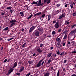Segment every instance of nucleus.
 Masks as SVG:
<instances>
[{
  "label": "nucleus",
  "mask_w": 76,
  "mask_h": 76,
  "mask_svg": "<svg viewBox=\"0 0 76 76\" xmlns=\"http://www.w3.org/2000/svg\"><path fill=\"white\" fill-rule=\"evenodd\" d=\"M32 3L33 4H37L38 6H42L44 5V3H41V0H39L38 3V1L36 2L33 1Z\"/></svg>",
  "instance_id": "nucleus-1"
},
{
  "label": "nucleus",
  "mask_w": 76,
  "mask_h": 76,
  "mask_svg": "<svg viewBox=\"0 0 76 76\" xmlns=\"http://www.w3.org/2000/svg\"><path fill=\"white\" fill-rule=\"evenodd\" d=\"M44 58L42 59L39 62V63L37 64L36 66L37 67H40V66H41V63L42 61L44 60Z\"/></svg>",
  "instance_id": "nucleus-2"
},
{
  "label": "nucleus",
  "mask_w": 76,
  "mask_h": 76,
  "mask_svg": "<svg viewBox=\"0 0 76 76\" xmlns=\"http://www.w3.org/2000/svg\"><path fill=\"white\" fill-rule=\"evenodd\" d=\"M35 28H36V27H35L34 26L31 27L29 31L28 32L30 33L31 32H32V31H34V30L35 29Z\"/></svg>",
  "instance_id": "nucleus-3"
},
{
  "label": "nucleus",
  "mask_w": 76,
  "mask_h": 76,
  "mask_svg": "<svg viewBox=\"0 0 76 76\" xmlns=\"http://www.w3.org/2000/svg\"><path fill=\"white\" fill-rule=\"evenodd\" d=\"M58 21H57L56 23L54 25V27L55 28H58V27L59 26V25H58Z\"/></svg>",
  "instance_id": "nucleus-4"
},
{
  "label": "nucleus",
  "mask_w": 76,
  "mask_h": 76,
  "mask_svg": "<svg viewBox=\"0 0 76 76\" xmlns=\"http://www.w3.org/2000/svg\"><path fill=\"white\" fill-rule=\"evenodd\" d=\"M14 70V69L12 67L11 68H10V70L8 71V73L7 75H9L11 73H12V72Z\"/></svg>",
  "instance_id": "nucleus-5"
},
{
  "label": "nucleus",
  "mask_w": 76,
  "mask_h": 76,
  "mask_svg": "<svg viewBox=\"0 0 76 76\" xmlns=\"http://www.w3.org/2000/svg\"><path fill=\"white\" fill-rule=\"evenodd\" d=\"M35 34L36 36H39V32L38 31H35Z\"/></svg>",
  "instance_id": "nucleus-6"
},
{
  "label": "nucleus",
  "mask_w": 76,
  "mask_h": 76,
  "mask_svg": "<svg viewBox=\"0 0 76 76\" xmlns=\"http://www.w3.org/2000/svg\"><path fill=\"white\" fill-rule=\"evenodd\" d=\"M37 50L38 52V53H42V51L39 48H38L37 49Z\"/></svg>",
  "instance_id": "nucleus-7"
},
{
  "label": "nucleus",
  "mask_w": 76,
  "mask_h": 76,
  "mask_svg": "<svg viewBox=\"0 0 76 76\" xmlns=\"http://www.w3.org/2000/svg\"><path fill=\"white\" fill-rule=\"evenodd\" d=\"M17 65H18V64L17 63V62H15L14 64V66H13V68H14L16 67V66H17Z\"/></svg>",
  "instance_id": "nucleus-8"
},
{
  "label": "nucleus",
  "mask_w": 76,
  "mask_h": 76,
  "mask_svg": "<svg viewBox=\"0 0 76 76\" xmlns=\"http://www.w3.org/2000/svg\"><path fill=\"white\" fill-rule=\"evenodd\" d=\"M76 32V29L75 30H73L71 31L70 32V34H74V33H75Z\"/></svg>",
  "instance_id": "nucleus-9"
},
{
  "label": "nucleus",
  "mask_w": 76,
  "mask_h": 76,
  "mask_svg": "<svg viewBox=\"0 0 76 76\" xmlns=\"http://www.w3.org/2000/svg\"><path fill=\"white\" fill-rule=\"evenodd\" d=\"M16 22V20H12L10 21V23H15Z\"/></svg>",
  "instance_id": "nucleus-10"
},
{
  "label": "nucleus",
  "mask_w": 76,
  "mask_h": 76,
  "mask_svg": "<svg viewBox=\"0 0 76 76\" xmlns=\"http://www.w3.org/2000/svg\"><path fill=\"white\" fill-rule=\"evenodd\" d=\"M46 62L45 63V64H44V61H43L41 63V66L42 67H44V66H45V64Z\"/></svg>",
  "instance_id": "nucleus-11"
},
{
  "label": "nucleus",
  "mask_w": 76,
  "mask_h": 76,
  "mask_svg": "<svg viewBox=\"0 0 76 76\" xmlns=\"http://www.w3.org/2000/svg\"><path fill=\"white\" fill-rule=\"evenodd\" d=\"M9 30V27H6L5 28L3 29V31H8Z\"/></svg>",
  "instance_id": "nucleus-12"
},
{
  "label": "nucleus",
  "mask_w": 76,
  "mask_h": 76,
  "mask_svg": "<svg viewBox=\"0 0 76 76\" xmlns=\"http://www.w3.org/2000/svg\"><path fill=\"white\" fill-rule=\"evenodd\" d=\"M41 12H38L36 14H34V16H38V15H41Z\"/></svg>",
  "instance_id": "nucleus-13"
},
{
  "label": "nucleus",
  "mask_w": 76,
  "mask_h": 76,
  "mask_svg": "<svg viewBox=\"0 0 76 76\" xmlns=\"http://www.w3.org/2000/svg\"><path fill=\"white\" fill-rule=\"evenodd\" d=\"M52 54V53H50L49 54H48V57L49 58V57H50L51 56V55Z\"/></svg>",
  "instance_id": "nucleus-14"
},
{
  "label": "nucleus",
  "mask_w": 76,
  "mask_h": 76,
  "mask_svg": "<svg viewBox=\"0 0 76 76\" xmlns=\"http://www.w3.org/2000/svg\"><path fill=\"white\" fill-rule=\"evenodd\" d=\"M67 37V35H66V34H65L63 38L64 39H66Z\"/></svg>",
  "instance_id": "nucleus-15"
},
{
  "label": "nucleus",
  "mask_w": 76,
  "mask_h": 76,
  "mask_svg": "<svg viewBox=\"0 0 76 76\" xmlns=\"http://www.w3.org/2000/svg\"><path fill=\"white\" fill-rule=\"evenodd\" d=\"M38 30H39V31H40V32H42V31H43V28H38Z\"/></svg>",
  "instance_id": "nucleus-16"
},
{
  "label": "nucleus",
  "mask_w": 76,
  "mask_h": 76,
  "mask_svg": "<svg viewBox=\"0 0 76 76\" xmlns=\"http://www.w3.org/2000/svg\"><path fill=\"white\" fill-rule=\"evenodd\" d=\"M20 14L21 16H24V14H23V12H21L20 13Z\"/></svg>",
  "instance_id": "nucleus-17"
},
{
  "label": "nucleus",
  "mask_w": 76,
  "mask_h": 76,
  "mask_svg": "<svg viewBox=\"0 0 76 76\" xmlns=\"http://www.w3.org/2000/svg\"><path fill=\"white\" fill-rule=\"evenodd\" d=\"M49 73L48 72H47L44 75V76H49Z\"/></svg>",
  "instance_id": "nucleus-18"
},
{
  "label": "nucleus",
  "mask_w": 76,
  "mask_h": 76,
  "mask_svg": "<svg viewBox=\"0 0 76 76\" xmlns=\"http://www.w3.org/2000/svg\"><path fill=\"white\" fill-rule=\"evenodd\" d=\"M51 15H49L48 16V20L49 21V20H50V19H51Z\"/></svg>",
  "instance_id": "nucleus-19"
},
{
  "label": "nucleus",
  "mask_w": 76,
  "mask_h": 76,
  "mask_svg": "<svg viewBox=\"0 0 76 76\" xmlns=\"http://www.w3.org/2000/svg\"><path fill=\"white\" fill-rule=\"evenodd\" d=\"M72 15L73 16H76V12H73Z\"/></svg>",
  "instance_id": "nucleus-20"
},
{
  "label": "nucleus",
  "mask_w": 76,
  "mask_h": 76,
  "mask_svg": "<svg viewBox=\"0 0 76 76\" xmlns=\"http://www.w3.org/2000/svg\"><path fill=\"white\" fill-rule=\"evenodd\" d=\"M24 70V67H22L19 71V72H22V71H23Z\"/></svg>",
  "instance_id": "nucleus-21"
},
{
  "label": "nucleus",
  "mask_w": 76,
  "mask_h": 76,
  "mask_svg": "<svg viewBox=\"0 0 76 76\" xmlns=\"http://www.w3.org/2000/svg\"><path fill=\"white\" fill-rule=\"evenodd\" d=\"M15 25V23H11L10 25V27H12L13 25Z\"/></svg>",
  "instance_id": "nucleus-22"
},
{
  "label": "nucleus",
  "mask_w": 76,
  "mask_h": 76,
  "mask_svg": "<svg viewBox=\"0 0 76 76\" xmlns=\"http://www.w3.org/2000/svg\"><path fill=\"white\" fill-rule=\"evenodd\" d=\"M61 9H59L58 10H57V11H56V12H57V13H58L59 12H61Z\"/></svg>",
  "instance_id": "nucleus-23"
},
{
  "label": "nucleus",
  "mask_w": 76,
  "mask_h": 76,
  "mask_svg": "<svg viewBox=\"0 0 76 76\" xmlns=\"http://www.w3.org/2000/svg\"><path fill=\"white\" fill-rule=\"evenodd\" d=\"M61 15H62V18H64L66 16V14H65V13L64 14H62Z\"/></svg>",
  "instance_id": "nucleus-24"
},
{
  "label": "nucleus",
  "mask_w": 76,
  "mask_h": 76,
  "mask_svg": "<svg viewBox=\"0 0 76 76\" xmlns=\"http://www.w3.org/2000/svg\"><path fill=\"white\" fill-rule=\"evenodd\" d=\"M51 62V60L49 59L48 62L47 64H50V62Z\"/></svg>",
  "instance_id": "nucleus-25"
},
{
  "label": "nucleus",
  "mask_w": 76,
  "mask_h": 76,
  "mask_svg": "<svg viewBox=\"0 0 76 76\" xmlns=\"http://www.w3.org/2000/svg\"><path fill=\"white\" fill-rule=\"evenodd\" d=\"M52 35H55L56 34V31H53L52 33Z\"/></svg>",
  "instance_id": "nucleus-26"
},
{
  "label": "nucleus",
  "mask_w": 76,
  "mask_h": 76,
  "mask_svg": "<svg viewBox=\"0 0 76 76\" xmlns=\"http://www.w3.org/2000/svg\"><path fill=\"white\" fill-rule=\"evenodd\" d=\"M74 26H76V24H74V25H73L71 27V29H73Z\"/></svg>",
  "instance_id": "nucleus-27"
},
{
  "label": "nucleus",
  "mask_w": 76,
  "mask_h": 76,
  "mask_svg": "<svg viewBox=\"0 0 76 76\" xmlns=\"http://www.w3.org/2000/svg\"><path fill=\"white\" fill-rule=\"evenodd\" d=\"M26 43L25 42L24 44H23L22 46V47H23V48L25 47V45H26Z\"/></svg>",
  "instance_id": "nucleus-28"
},
{
  "label": "nucleus",
  "mask_w": 76,
  "mask_h": 76,
  "mask_svg": "<svg viewBox=\"0 0 76 76\" xmlns=\"http://www.w3.org/2000/svg\"><path fill=\"white\" fill-rule=\"evenodd\" d=\"M50 1H51L50 0H48L47 2V4H49V3H50Z\"/></svg>",
  "instance_id": "nucleus-29"
},
{
  "label": "nucleus",
  "mask_w": 76,
  "mask_h": 76,
  "mask_svg": "<svg viewBox=\"0 0 76 76\" xmlns=\"http://www.w3.org/2000/svg\"><path fill=\"white\" fill-rule=\"evenodd\" d=\"M71 9H72L73 8V4H71L70 5Z\"/></svg>",
  "instance_id": "nucleus-30"
},
{
  "label": "nucleus",
  "mask_w": 76,
  "mask_h": 76,
  "mask_svg": "<svg viewBox=\"0 0 76 76\" xmlns=\"http://www.w3.org/2000/svg\"><path fill=\"white\" fill-rule=\"evenodd\" d=\"M60 6H61V4H58L56 5L57 7H59Z\"/></svg>",
  "instance_id": "nucleus-31"
},
{
  "label": "nucleus",
  "mask_w": 76,
  "mask_h": 76,
  "mask_svg": "<svg viewBox=\"0 0 76 76\" xmlns=\"http://www.w3.org/2000/svg\"><path fill=\"white\" fill-rule=\"evenodd\" d=\"M63 18V17L62 16V15H60L59 17L58 18V19H61V18Z\"/></svg>",
  "instance_id": "nucleus-32"
},
{
  "label": "nucleus",
  "mask_w": 76,
  "mask_h": 76,
  "mask_svg": "<svg viewBox=\"0 0 76 76\" xmlns=\"http://www.w3.org/2000/svg\"><path fill=\"white\" fill-rule=\"evenodd\" d=\"M57 45H60V41H58V43H57Z\"/></svg>",
  "instance_id": "nucleus-33"
},
{
  "label": "nucleus",
  "mask_w": 76,
  "mask_h": 76,
  "mask_svg": "<svg viewBox=\"0 0 76 76\" xmlns=\"http://www.w3.org/2000/svg\"><path fill=\"white\" fill-rule=\"evenodd\" d=\"M60 38H57L56 40V42H58V41H60Z\"/></svg>",
  "instance_id": "nucleus-34"
},
{
  "label": "nucleus",
  "mask_w": 76,
  "mask_h": 76,
  "mask_svg": "<svg viewBox=\"0 0 76 76\" xmlns=\"http://www.w3.org/2000/svg\"><path fill=\"white\" fill-rule=\"evenodd\" d=\"M45 14H43L42 15V17L43 18H44V17H45Z\"/></svg>",
  "instance_id": "nucleus-35"
},
{
  "label": "nucleus",
  "mask_w": 76,
  "mask_h": 76,
  "mask_svg": "<svg viewBox=\"0 0 76 76\" xmlns=\"http://www.w3.org/2000/svg\"><path fill=\"white\" fill-rule=\"evenodd\" d=\"M12 8V7H8L7 8V9H8V10H9L10 9H11Z\"/></svg>",
  "instance_id": "nucleus-36"
},
{
  "label": "nucleus",
  "mask_w": 76,
  "mask_h": 76,
  "mask_svg": "<svg viewBox=\"0 0 76 76\" xmlns=\"http://www.w3.org/2000/svg\"><path fill=\"white\" fill-rule=\"evenodd\" d=\"M65 22L66 23V25H68V24H69V22H68L67 20L65 21Z\"/></svg>",
  "instance_id": "nucleus-37"
},
{
  "label": "nucleus",
  "mask_w": 76,
  "mask_h": 76,
  "mask_svg": "<svg viewBox=\"0 0 76 76\" xmlns=\"http://www.w3.org/2000/svg\"><path fill=\"white\" fill-rule=\"evenodd\" d=\"M16 75H18V76H20V74L19 73H17L16 74Z\"/></svg>",
  "instance_id": "nucleus-38"
},
{
  "label": "nucleus",
  "mask_w": 76,
  "mask_h": 76,
  "mask_svg": "<svg viewBox=\"0 0 76 76\" xmlns=\"http://www.w3.org/2000/svg\"><path fill=\"white\" fill-rule=\"evenodd\" d=\"M28 63H29V64H32V61H28Z\"/></svg>",
  "instance_id": "nucleus-39"
},
{
  "label": "nucleus",
  "mask_w": 76,
  "mask_h": 76,
  "mask_svg": "<svg viewBox=\"0 0 76 76\" xmlns=\"http://www.w3.org/2000/svg\"><path fill=\"white\" fill-rule=\"evenodd\" d=\"M48 0H44V3L45 4V3H46V2H47V1Z\"/></svg>",
  "instance_id": "nucleus-40"
},
{
  "label": "nucleus",
  "mask_w": 76,
  "mask_h": 76,
  "mask_svg": "<svg viewBox=\"0 0 76 76\" xmlns=\"http://www.w3.org/2000/svg\"><path fill=\"white\" fill-rule=\"evenodd\" d=\"M57 76H59V70L58 71L57 73Z\"/></svg>",
  "instance_id": "nucleus-41"
},
{
  "label": "nucleus",
  "mask_w": 76,
  "mask_h": 76,
  "mask_svg": "<svg viewBox=\"0 0 76 76\" xmlns=\"http://www.w3.org/2000/svg\"><path fill=\"white\" fill-rule=\"evenodd\" d=\"M43 46H44V44H43L40 45V47H43Z\"/></svg>",
  "instance_id": "nucleus-42"
},
{
  "label": "nucleus",
  "mask_w": 76,
  "mask_h": 76,
  "mask_svg": "<svg viewBox=\"0 0 76 76\" xmlns=\"http://www.w3.org/2000/svg\"><path fill=\"white\" fill-rule=\"evenodd\" d=\"M71 43H72L73 44H76V42L74 41H73L72 42H71Z\"/></svg>",
  "instance_id": "nucleus-43"
},
{
  "label": "nucleus",
  "mask_w": 76,
  "mask_h": 76,
  "mask_svg": "<svg viewBox=\"0 0 76 76\" xmlns=\"http://www.w3.org/2000/svg\"><path fill=\"white\" fill-rule=\"evenodd\" d=\"M62 29H59V30L58 31V32H61V31Z\"/></svg>",
  "instance_id": "nucleus-44"
},
{
  "label": "nucleus",
  "mask_w": 76,
  "mask_h": 76,
  "mask_svg": "<svg viewBox=\"0 0 76 76\" xmlns=\"http://www.w3.org/2000/svg\"><path fill=\"white\" fill-rule=\"evenodd\" d=\"M66 62H67V60H65L64 61V63H66Z\"/></svg>",
  "instance_id": "nucleus-45"
},
{
  "label": "nucleus",
  "mask_w": 76,
  "mask_h": 76,
  "mask_svg": "<svg viewBox=\"0 0 76 76\" xmlns=\"http://www.w3.org/2000/svg\"><path fill=\"white\" fill-rule=\"evenodd\" d=\"M64 53H61L60 54V56H62L63 55H64Z\"/></svg>",
  "instance_id": "nucleus-46"
},
{
  "label": "nucleus",
  "mask_w": 76,
  "mask_h": 76,
  "mask_svg": "<svg viewBox=\"0 0 76 76\" xmlns=\"http://www.w3.org/2000/svg\"><path fill=\"white\" fill-rule=\"evenodd\" d=\"M72 53H75L76 54V51L75 50L72 51Z\"/></svg>",
  "instance_id": "nucleus-47"
},
{
  "label": "nucleus",
  "mask_w": 76,
  "mask_h": 76,
  "mask_svg": "<svg viewBox=\"0 0 76 76\" xmlns=\"http://www.w3.org/2000/svg\"><path fill=\"white\" fill-rule=\"evenodd\" d=\"M57 54H58V55H59V54H60V52L59 51H58L57 52Z\"/></svg>",
  "instance_id": "nucleus-48"
},
{
  "label": "nucleus",
  "mask_w": 76,
  "mask_h": 76,
  "mask_svg": "<svg viewBox=\"0 0 76 76\" xmlns=\"http://www.w3.org/2000/svg\"><path fill=\"white\" fill-rule=\"evenodd\" d=\"M30 75H31V73H29L28 74L26 75V76H29Z\"/></svg>",
  "instance_id": "nucleus-49"
},
{
  "label": "nucleus",
  "mask_w": 76,
  "mask_h": 76,
  "mask_svg": "<svg viewBox=\"0 0 76 76\" xmlns=\"http://www.w3.org/2000/svg\"><path fill=\"white\" fill-rule=\"evenodd\" d=\"M66 45V43H64L63 44V45H62V46L63 47H64V46L65 45Z\"/></svg>",
  "instance_id": "nucleus-50"
},
{
  "label": "nucleus",
  "mask_w": 76,
  "mask_h": 76,
  "mask_svg": "<svg viewBox=\"0 0 76 76\" xmlns=\"http://www.w3.org/2000/svg\"><path fill=\"white\" fill-rule=\"evenodd\" d=\"M5 14V12H1V15H4Z\"/></svg>",
  "instance_id": "nucleus-51"
},
{
  "label": "nucleus",
  "mask_w": 76,
  "mask_h": 76,
  "mask_svg": "<svg viewBox=\"0 0 76 76\" xmlns=\"http://www.w3.org/2000/svg\"><path fill=\"white\" fill-rule=\"evenodd\" d=\"M68 5V4H66L65 5V7H67V6Z\"/></svg>",
  "instance_id": "nucleus-52"
},
{
  "label": "nucleus",
  "mask_w": 76,
  "mask_h": 76,
  "mask_svg": "<svg viewBox=\"0 0 76 76\" xmlns=\"http://www.w3.org/2000/svg\"><path fill=\"white\" fill-rule=\"evenodd\" d=\"M57 47L58 48H60V47H61V45H58Z\"/></svg>",
  "instance_id": "nucleus-53"
},
{
  "label": "nucleus",
  "mask_w": 76,
  "mask_h": 76,
  "mask_svg": "<svg viewBox=\"0 0 76 76\" xmlns=\"http://www.w3.org/2000/svg\"><path fill=\"white\" fill-rule=\"evenodd\" d=\"M10 60V59H9L7 60V63H8V62H9V61Z\"/></svg>",
  "instance_id": "nucleus-54"
},
{
  "label": "nucleus",
  "mask_w": 76,
  "mask_h": 76,
  "mask_svg": "<svg viewBox=\"0 0 76 76\" xmlns=\"http://www.w3.org/2000/svg\"><path fill=\"white\" fill-rule=\"evenodd\" d=\"M53 23H56V21H53Z\"/></svg>",
  "instance_id": "nucleus-55"
},
{
  "label": "nucleus",
  "mask_w": 76,
  "mask_h": 76,
  "mask_svg": "<svg viewBox=\"0 0 76 76\" xmlns=\"http://www.w3.org/2000/svg\"><path fill=\"white\" fill-rule=\"evenodd\" d=\"M66 32V31L64 32L62 34L63 35H64V34H65V33Z\"/></svg>",
  "instance_id": "nucleus-56"
},
{
  "label": "nucleus",
  "mask_w": 76,
  "mask_h": 76,
  "mask_svg": "<svg viewBox=\"0 0 76 76\" xmlns=\"http://www.w3.org/2000/svg\"><path fill=\"white\" fill-rule=\"evenodd\" d=\"M67 44H70V42H69V41H68L67 42Z\"/></svg>",
  "instance_id": "nucleus-57"
},
{
  "label": "nucleus",
  "mask_w": 76,
  "mask_h": 76,
  "mask_svg": "<svg viewBox=\"0 0 76 76\" xmlns=\"http://www.w3.org/2000/svg\"><path fill=\"white\" fill-rule=\"evenodd\" d=\"M48 37H49V38H51V35H48Z\"/></svg>",
  "instance_id": "nucleus-58"
},
{
  "label": "nucleus",
  "mask_w": 76,
  "mask_h": 76,
  "mask_svg": "<svg viewBox=\"0 0 76 76\" xmlns=\"http://www.w3.org/2000/svg\"><path fill=\"white\" fill-rule=\"evenodd\" d=\"M21 31H22V32H23V31H24V29L23 28L21 29Z\"/></svg>",
  "instance_id": "nucleus-59"
},
{
  "label": "nucleus",
  "mask_w": 76,
  "mask_h": 76,
  "mask_svg": "<svg viewBox=\"0 0 76 76\" xmlns=\"http://www.w3.org/2000/svg\"><path fill=\"white\" fill-rule=\"evenodd\" d=\"M30 18H31V17L30 16L29 17H28L27 18V19H30Z\"/></svg>",
  "instance_id": "nucleus-60"
},
{
  "label": "nucleus",
  "mask_w": 76,
  "mask_h": 76,
  "mask_svg": "<svg viewBox=\"0 0 76 76\" xmlns=\"http://www.w3.org/2000/svg\"><path fill=\"white\" fill-rule=\"evenodd\" d=\"M35 55H36V53H34L33 55V56H35Z\"/></svg>",
  "instance_id": "nucleus-61"
},
{
  "label": "nucleus",
  "mask_w": 76,
  "mask_h": 76,
  "mask_svg": "<svg viewBox=\"0 0 76 76\" xmlns=\"http://www.w3.org/2000/svg\"><path fill=\"white\" fill-rule=\"evenodd\" d=\"M50 48L51 50H53V49L54 48L53 47H51Z\"/></svg>",
  "instance_id": "nucleus-62"
},
{
  "label": "nucleus",
  "mask_w": 76,
  "mask_h": 76,
  "mask_svg": "<svg viewBox=\"0 0 76 76\" xmlns=\"http://www.w3.org/2000/svg\"><path fill=\"white\" fill-rule=\"evenodd\" d=\"M71 76H76V74H73Z\"/></svg>",
  "instance_id": "nucleus-63"
},
{
  "label": "nucleus",
  "mask_w": 76,
  "mask_h": 76,
  "mask_svg": "<svg viewBox=\"0 0 76 76\" xmlns=\"http://www.w3.org/2000/svg\"><path fill=\"white\" fill-rule=\"evenodd\" d=\"M4 62H6L7 61V59H5L4 60Z\"/></svg>",
  "instance_id": "nucleus-64"
}]
</instances>
